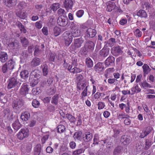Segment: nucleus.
Wrapping results in <instances>:
<instances>
[{
  "instance_id": "f257e3e1",
  "label": "nucleus",
  "mask_w": 155,
  "mask_h": 155,
  "mask_svg": "<svg viewBox=\"0 0 155 155\" xmlns=\"http://www.w3.org/2000/svg\"><path fill=\"white\" fill-rule=\"evenodd\" d=\"M153 130V129L152 127L148 126L144 128L140 133L139 137L141 138H144L148 135L147 138L146 137L145 139V148L146 149H148L153 143V136L151 137L149 135Z\"/></svg>"
},
{
  "instance_id": "f03ea898",
  "label": "nucleus",
  "mask_w": 155,
  "mask_h": 155,
  "mask_svg": "<svg viewBox=\"0 0 155 155\" xmlns=\"http://www.w3.org/2000/svg\"><path fill=\"white\" fill-rule=\"evenodd\" d=\"M8 83L7 86L8 88L11 89L14 88V92H16L18 89L21 84L18 80L16 76L10 78L8 81Z\"/></svg>"
},
{
  "instance_id": "7ed1b4c3",
  "label": "nucleus",
  "mask_w": 155,
  "mask_h": 155,
  "mask_svg": "<svg viewBox=\"0 0 155 155\" xmlns=\"http://www.w3.org/2000/svg\"><path fill=\"white\" fill-rule=\"evenodd\" d=\"M84 42V40L82 38L74 39L69 48V51L71 53L74 52L81 46Z\"/></svg>"
},
{
  "instance_id": "20e7f679",
  "label": "nucleus",
  "mask_w": 155,
  "mask_h": 155,
  "mask_svg": "<svg viewBox=\"0 0 155 155\" xmlns=\"http://www.w3.org/2000/svg\"><path fill=\"white\" fill-rule=\"evenodd\" d=\"M62 37L65 45L67 47L69 46L72 41V38L70 33L66 31L64 33Z\"/></svg>"
},
{
  "instance_id": "39448f33",
  "label": "nucleus",
  "mask_w": 155,
  "mask_h": 155,
  "mask_svg": "<svg viewBox=\"0 0 155 155\" xmlns=\"http://www.w3.org/2000/svg\"><path fill=\"white\" fill-rule=\"evenodd\" d=\"M23 105V101L21 99H17L14 101L12 104V107L14 110L18 111L21 110Z\"/></svg>"
},
{
  "instance_id": "423d86ee",
  "label": "nucleus",
  "mask_w": 155,
  "mask_h": 155,
  "mask_svg": "<svg viewBox=\"0 0 155 155\" xmlns=\"http://www.w3.org/2000/svg\"><path fill=\"white\" fill-rule=\"evenodd\" d=\"M29 131L28 129H22L17 134L18 138L19 140H22L24 138L27 137L28 135Z\"/></svg>"
},
{
  "instance_id": "0eeeda50",
  "label": "nucleus",
  "mask_w": 155,
  "mask_h": 155,
  "mask_svg": "<svg viewBox=\"0 0 155 155\" xmlns=\"http://www.w3.org/2000/svg\"><path fill=\"white\" fill-rule=\"evenodd\" d=\"M57 21L59 26H65L68 23V19L67 16H60L58 18Z\"/></svg>"
},
{
  "instance_id": "6e6552de",
  "label": "nucleus",
  "mask_w": 155,
  "mask_h": 155,
  "mask_svg": "<svg viewBox=\"0 0 155 155\" xmlns=\"http://www.w3.org/2000/svg\"><path fill=\"white\" fill-rule=\"evenodd\" d=\"M111 54L115 56H117L122 54L123 51L120 46L114 47L111 50Z\"/></svg>"
},
{
  "instance_id": "1a4fd4ad",
  "label": "nucleus",
  "mask_w": 155,
  "mask_h": 155,
  "mask_svg": "<svg viewBox=\"0 0 155 155\" xmlns=\"http://www.w3.org/2000/svg\"><path fill=\"white\" fill-rule=\"evenodd\" d=\"M104 64L106 67L114 66L115 58L112 56H109L105 60Z\"/></svg>"
},
{
  "instance_id": "9d476101",
  "label": "nucleus",
  "mask_w": 155,
  "mask_h": 155,
  "mask_svg": "<svg viewBox=\"0 0 155 155\" xmlns=\"http://www.w3.org/2000/svg\"><path fill=\"white\" fill-rule=\"evenodd\" d=\"M131 141L130 137L127 135H122L120 139L121 144L124 145H128Z\"/></svg>"
},
{
  "instance_id": "9b49d317",
  "label": "nucleus",
  "mask_w": 155,
  "mask_h": 155,
  "mask_svg": "<svg viewBox=\"0 0 155 155\" xmlns=\"http://www.w3.org/2000/svg\"><path fill=\"white\" fill-rule=\"evenodd\" d=\"M110 48L104 46L99 51L100 56L102 58H105L109 55L110 52Z\"/></svg>"
},
{
  "instance_id": "f8f14e48",
  "label": "nucleus",
  "mask_w": 155,
  "mask_h": 155,
  "mask_svg": "<svg viewBox=\"0 0 155 155\" xmlns=\"http://www.w3.org/2000/svg\"><path fill=\"white\" fill-rule=\"evenodd\" d=\"M28 85L26 83H23L20 90V93L21 95L25 96L28 93Z\"/></svg>"
},
{
  "instance_id": "ddd939ff",
  "label": "nucleus",
  "mask_w": 155,
  "mask_h": 155,
  "mask_svg": "<svg viewBox=\"0 0 155 155\" xmlns=\"http://www.w3.org/2000/svg\"><path fill=\"white\" fill-rule=\"evenodd\" d=\"M104 69V64L103 63L99 62L96 64L94 67V69L95 71L100 73L102 72Z\"/></svg>"
},
{
  "instance_id": "4468645a",
  "label": "nucleus",
  "mask_w": 155,
  "mask_h": 155,
  "mask_svg": "<svg viewBox=\"0 0 155 155\" xmlns=\"http://www.w3.org/2000/svg\"><path fill=\"white\" fill-rule=\"evenodd\" d=\"M86 33V37L90 38L94 37L97 32L95 30L91 28H88L87 30Z\"/></svg>"
},
{
  "instance_id": "2eb2a0df",
  "label": "nucleus",
  "mask_w": 155,
  "mask_h": 155,
  "mask_svg": "<svg viewBox=\"0 0 155 155\" xmlns=\"http://www.w3.org/2000/svg\"><path fill=\"white\" fill-rule=\"evenodd\" d=\"M92 134L89 132H85L82 136V140L85 142H89L92 140Z\"/></svg>"
},
{
  "instance_id": "dca6fc26",
  "label": "nucleus",
  "mask_w": 155,
  "mask_h": 155,
  "mask_svg": "<svg viewBox=\"0 0 155 155\" xmlns=\"http://www.w3.org/2000/svg\"><path fill=\"white\" fill-rule=\"evenodd\" d=\"M34 155H40L42 153L43 150L40 144H37L34 148Z\"/></svg>"
},
{
  "instance_id": "f3484780",
  "label": "nucleus",
  "mask_w": 155,
  "mask_h": 155,
  "mask_svg": "<svg viewBox=\"0 0 155 155\" xmlns=\"http://www.w3.org/2000/svg\"><path fill=\"white\" fill-rule=\"evenodd\" d=\"M63 5L66 9L68 11L72 9L73 3L71 0H65L63 2Z\"/></svg>"
},
{
  "instance_id": "a211bd4d",
  "label": "nucleus",
  "mask_w": 155,
  "mask_h": 155,
  "mask_svg": "<svg viewBox=\"0 0 155 155\" xmlns=\"http://www.w3.org/2000/svg\"><path fill=\"white\" fill-rule=\"evenodd\" d=\"M5 5L9 8L13 7L17 3V0H4Z\"/></svg>"
},
{
  "instance_id": "6ab92c4d",
  "label": "nucleus",
  "mask_w": 155,
  "mask_h": 155,
  "mask_svg": "<svg viewBox=\"0 0 155 155\" xmlns=\"http://www.w3.org/2000/svg\"><path fill=\"white\" fill-rule=\"evenodd\" d=\"M41 75V73L39 70L35 69L32 71L30 74V77L37 78L39 79Z\"/></svg>"
},
{
  "instance_id": "aec40b11",
  "label": "nucleus",
  "mask_w": 155,
  "mask_h": 155,
  "mask_svg": "<svg viewBox=\"0 0 155 155\" xmlns=\"http://www.w3.org/2000/svg\"><path fill=\"white\" fill-rule=\"evenodd\" d=\"M29 72L28 70H24L22 71L20 73V75L22 81L25 82L28 79Z\"/></svg>"
},
{
  "instance_id": "412c9836",
  "label": "nucleus",
  "mask_w": 155,
  "mask_h": 155,
  "mask_svg": "<svg viewBox=\"0 0 155 155\" xmlns=\"http://www.w3.org/2000/svg\"><path fill=\"white\" fill-rule=\"evenodd\" d=\"M107 7L106 11L108 12H110L113 10L116 9V6L114 2L111 1L108 2L106 3Z\"/></svg>"
},
{
  "instance_id": "4be33fe9",
  "label": "nucleus",
  "mask_w": 155,
  "mask_h": 155,
  "mask_svg": "<svg viewBox=\"0 0 155 155\" xmlns=\"http://www.w3.org/2000/svg\"><path fill=\"white\" fill-rule=\"evenodd\" d=\"M86 48H87L89 51L92 52L94 48L95 44L92 41H88L86 42L85 45Z\"/></svg>"
},
{
  "instance_id": "5701e85b",
  "label": "nucleus",
  "mask_w": 155,
  "mask_h": 155,
  "mask_svg": "<svg viewBox=\"0 0 155 155\" xmlns=\"http://www.w3.org/2000/svg\"><path fill=\"white\" fill-rule=\"evenodd\" d=\"M116 42V40L115 38H111L107 41L104 42L105 46L107 47H112L114 46L115 43Z\"/></svg>"
},
{
  "instance_id": "b1692460",
  "label": "nucleus",
  "mask_w": 155,
  "mask_h": 155,
  "mask_svg": "<svg viewBox=\"0 0 155 155\" xmlns=\"http://www.w3.org/2000/svg\"><path fill=\"white\" fill-rule=\"evenodd\" d=\"M8 56L7 53L5 52L0 51V61L5 63L7 60Z\"/></svg>"
},
{
  "instance_id": "393cba45",
  "label": "nucleus",
  "mask_w": 155,
  "mask_h": 155,
  "mask_svg": "<svg viewBox=\"0 0 155 155\" xmlns=\"http://www.w3.org/2000/svg\"><path fill=\"white\" fill-rule=\"evenodd\" d=\"M82 132L81 131L75 132L73 135L74 138L75 140L81 141L82 140Z\"/></svg>"
},
{
  "instance_id": "a878e982",
  "label": "nucleus",
  "mask_w": 155,
  "mask_h": 155,
  "mask_svg": "<svg viewBox=\"0 0 155 155\" xmlns=\"http://www.w3.org/2000/svg\"><path fill=\"white\" fill-rule=\"evenodd\" d=\"M15 13L16 16L21 19H25L27 17L26 12H22L20 10H16Z\"/></svg>"
},
{
  "instance_id": "bb28decb",
  "label": "nucleus",
  "mask_w": 155,
  "mask_h": 155,
  "mask_svg": "<svg viewBox=\"0 0 155 155\" xmlns=\"http://www.w3.org/2000/svg\"><path fill=\"white\" fill-rule=\"evenodd\" d=\"M41 62V60L38 58H34L31 62V66L33 67H35L39 65Z\"/></svg>"
},
{
  "instance_id": "cd10ccee",
  "label": "nucleus",
  "mask_w": 155,
  "mask_h": 155,
  "mask_svg": "<svg viewBox=\"0 0 155 155\" xmlns=\"http://www.w3.org/2000/svg\"><path fill=\"white\" fill-rule=\"evenodd\" d=\"M30 117V114L28 111H25L22 113L21 116V118L23 121H26Z\"/></svg>"
},
{
  "instance_id": "c85d7f7f",
  "label": "nucleus",
  "mask_w": 155,
  "mask_h": 155,
  "mask_svg": "<svg viewBox=\"0 0 155 155\" xmlns=\"http://www.w3.org/2000/svg\"><path fill=\"white\" fill-rule=\"evenodd\" d=\"M29 80L30 85L31 87H34L38 84L39 81V79H38L37 78L29 77Z\"/></svg>"
},
{
  "instance_id": "c756f323",
  "label": "nucleus",
  "mask_w": 155,
  "mask_h": 155,
  "mask_svg": "<svg viewBox=\"0 0 155 155\" xmlns=\"http://www.w3.org/2000/svg\"><path fill=\"white\" fill-rule=\"evenodd\" d=\"M137 15L141 18H146L147 17V14L144 10L140 9L137 13Z\"/></svg>"
},
{
  "instance_id": "7c9ffc66",
  "label": "nucleus",
  "mask_w": 155,
  "mask_h": 155,
  "mask_svg": "<svg viewBox=\"0 0 155 155\" xmlns=\"http://www.w3.org/2000/svg\"><path fill=\"white\" fill-rule=\"evenodd\" d=\"M71 37L76 38L79 37L81 35V31L79 28L71 30Z\"/></svg>"
},
{
  "instance_id": "2f4dec72",
  "label": "nucleus",
  "mask_w": 155,
  "mask_h": 155,
  "mask_svg": "<svg viewBox=\"0 0 155 155\" xmlns=\"http://www.w3.org/2000/svg\"><path fill=\"white\" fill-rule=\"evenodd\" d=\"M87 85V82L85 81H82L78 82L77 84V87L78 89L80 90L84 89L85 87Z\"/></svg>"
},
{
  "instance_id": "473e14b6",
  "label": "nucleus",
  "mask_w": 155,
  "mask_h": 155,
  "mask_svg": "<svg viewBox=\"0 0 155 155\" xmlns=\"http://www.w3.org/2000/svg\"><path fill=\"white\" fill-rule=\"evenodd\" d=\"M14 129L16 130H18L22 126L18 119L16 120L12 124Z\"/></svg>"
},
{
  "instance_id": "72a5a7b5",
  "label": "nucleus",
  "mask_w": 155,
  "mask_h": 155,
  "mask_svg": "<svg viewBox=\"0 0 155 155\" xmlns=\"http://www.w3.org/2000/svg\"><path fill=\"white\" fill-rule=\"evenodd\" d=\"M65 117L64 116H62L63 118L66 117L67 118L71 123H74L76 121L75 117L67 113L66 114Z\"/></svg>"
},
{
  "instance_id": "f704fd0d",
  "label": "nucleus",
  "mask_w": 155,
  "mask_h": 155,
  "mask_svg": "<svg viewBox=\"0 0 155 155\" xmlns=\"http://www.w3.org/2000/svg\"><path fill=\"white\" fill-rule=\"evenodd\" d=\"M103 42V38L101 35L100 34L98 35L97 40L96 48L100 49L101 47V44Z\"/></svg>"
},
{
  "instance_id": "c9c22d12",
  "label": "nucleus",
  "mask_w": 155,
  "mask_h": 155,
  "mask_svg": "<svg viewBox=\"0 0 155 155\" xmlns=\"http://www.w3.org/2000/svg\"><path fill=\"white\" fill-rule=\"evenodd\" d=\"M8 46L13 49H18L19 48V45L16 41H12L9 42Z\"/></svg>"
},
{
  "instance_id": "e433bc0d",
  "label": "nucleus",
  "mask_w": 155,
  "mask_h": 155,
  "mask_svg": "<svg viewBox=\"0 0 155 155\" xmlns=\"http://www.w3.org/2000/svg\"><path fill=\"white\" fill-rule=\"evenodd\" d=\"M61 31V29L59 27L55 26L53 28L52 33L55 36L57 37L60 34Z\"/></svg>"
},
{
  "instance_id": "4c0bfd02",
  "label": "nucleus",
  "mask_w": 155,
  "mask_h": 155,
  "mask_svg": "<svg viewBox=\"0 0 155 155\" xmlns=\"http://www.w3.org/2000/svg\"><path fill=\"white\" fill-rule=\"evenodd\" d=\"M59 95L58 94H55L52 98L51 103L55 106L57 105L58 103Z\"/></svg>"
},
{
  "instance_id": "58836bf2",
  "label": "nucleus",
  "mask_w": 155,
  "mask_h": 155,
  "mask_svg": "<svg viewBox=\"0 0 155 155\" xmlns=\"http://www.w3.org/2000/svg\"><path fill=\"white\" fill-rule=\"evenodd\" d=\"M123 147L121 146H118L116 147L113 151L114 155H119L123 150Z\"/></svg>"
},
{
  "instance_id": "ea45409f",
  "label": "nucleus",
  "mask_w": 155,
  "mask_h": 155,
  "mask_svg": "<svg viewBox=\"0 0 155 155\" xmlns=\"http://www.w3.org/2000/svg\"><path fill=\"white\" fill-rule=\"evenodd\" d=\"M144 111L146 112V115L144 117L145 118H148V119L150 120L153 118V116L152 114L151 113L150 110L148 109H147V110L144 108Z\"/></svg>"
},
{
  "instance_id": "a19ab883",
  "label": "nucleus",
  "mask_w": 155,
  "mask_h": 155,
  "mask_svg": "<svg viewBox=\"0 0 155 155\" xmlns=\"http://www.w3.org/2000/svg\"><path fill=\"white\" fill-rule=\"evenodd\" d=\"M20 39L22 46L26 47L28 45L29 41L28 39L24 37H21Z\"/></svg>"
},
{
  "instance_id": "79ce46f5",
  "label": "nucleus",
  "mask_w": 155,
  "mask_h": 155,
  "mask_svg": "<svg viewBox=\"0 0 155 155\" xmlns=\"http://www.w3.org/2000/svg\"><path fill=\"white\" fill-rule=\"evenodd\" d=\"M15 64V62L13 60H9L7 64L8 69L10 70H13L14 68Z\"/></svg>"
},
{
  "instance_id": "37998d69",
  "label": "nucleus",
  "mask_w": 155,
  "mask_h": 155,
  "mask_svg": "<svg viewBox=\"0 0 155 155\" xmlns=\"http://www.w3.org/2000/svg\"><path fill=\"white\" fill-rule=\"evenodd\" d=\"M85 62L87 67L88 68H91L93 65V63L90 58H87L86 59Z\"/></svg>"
},
{
  "instance_id": "c03bdc74",
  "label": "nucleus",
  "mask_w": 155,
  "mask_h": 155,
  "mask_svg": "<svg viewBox=\"0 0 155 155\" xmlns=\"http://www.w3.org/2000/svg\"><path fill=\"white\" fill-rule=\"evenodd\" d=\"M42 67L43 75L46 76L48 73V67L46 64H45Z\"/></svg>"
},
{
  "instance_id": "a18cd8bd",
  "label": "nucleus",
  "mask_w": 155,
  "mask_h": 155,
  "mask_svg": "<svg viewBox=\"0 0 155 155\" xmlns=\"http://www.w3.org/2000/svg\"><path fill=\"white\" fill-rule=\"evenodd\" d=\"M57 132L61 134L63 133L65 131L66 127L65 126L62 125H59L57 127Z\"/></svg>"
},
{
  "instance_id": "49530a36",
  "label": "nucleus",
  "mask_w": 155,
  "mask_h": 155,
  "mask_svg": "<svg viewBox=\"0 0 155 155\" xmlns=\"http://www.w3.org/2000/svg\"><path fill=\"white\" fill-rule=\"evenodd\" d=\"M144 5L146 7V10H147L149 13H150V12H151V10L153 9V6L152 5L148 2H144Z\"/></svg>"
},
{
  "instance_id": "de8ad7c7",
  "label": "nucleus",
  "mask_w": 155,
  "mask_h": 155,
  "mask_svg": "<svg viewBox=\"0 0 155 155\" xmlns=\"http://www.w3.org/2000/svg\"><path fill=\"white\" fill-rule=\"evenodd\" d=\"M143 147L140 143H137L135 147V151L136 153H138L142 150Z\"/></svg>"
},
{
  "instance_id": "09e8293b",
  "label": "nucleus",
  "mask_w": 155,
  "mask_h": 155,
  "mask_svg": "<svg viewBox=\"0 0 155 155\" xmlns=\"http://www.w3.org/2000/svg\"><path fill=\"white\" fill-rule=\"evenodd\" d=\"M99 137L98 134H94V138L93 139V143L92 145L95 146L96 145H97L98 144V142L100 141H99Z\"/></svg>"
},
{
  "instance_id": "8fccbe9b",
  "label": "nucleus",
  "mask_w": 155,
  "mask_h": 155,
  "mask_svg": "<svg viewBox=\"0 0 155 155\" xmlns=\"http://www.w3.org/2000/svg\"><path fill=\"white\" fill-rule=\"evenodd\" d=\"M143 72L146 74H147L150 71V69L149 66L146 64H144L142 66Z\"/></svg>"
},
{
  "instance_id": "3c124183",
  "label": "nucleus",
  "mask_w": 155,
  "mask_h": 155,
  "mask_svg": "<svg viewBox=\"0 0 155 155\" xmlns=\"http://www.w3.org/2000/svg\"><path fill=\"white\" fill-rule=\"evenodd\" d=\"M31 55V54L29 53L28 51L24 50L23 51L21 54V57L25 59L28 56H30Z\"/></svg>"
},
{
  "instance_id": "603ef678",
  "label": "nucleus",
  "mask_w": 155,
  "mask_h": 155,
  "mask_svg": "<svg viewBox=\"0 0 155 155\" xmlns=\"http://www.w3.org/2000/svg\"><path fill=\"white\" fill-rule=\"evenodd\" d=\"M119 119H126L127 117H131L130 116L123 112L117 116Z\"/></svg>"
},
{
  "instance_id": "864d4df0",
  "label": "nucleus",
  "mask_w": 155,
  "mask_h": 155,
  "mask_svg": "<svg viewBox=\"0 0 155 155\" xmlns=\"http://www.w3.org/2000/svg\"><path fill=\"white\" fill-rule=\"evenodd\" d=\"M60 7V4L58 3H55L53 4L50 8L54 12L56 11Z\"/></svg>"
},
{
  "instance_id": "5fc2aeb1",
  "label": "nucleus",
  "mask_w": 155,
  "mask_h": 155,
  "mask_svg": "<svg viewBox=\"0 0 155 155\" xmlns=\"http://www.w3.org/2000/svg\"><path fill=\"white\" fill-rule=\"evenodd\" d=\"M32 106L35 108H38L40 105V104L39 101L36 99H34L32 102Z\"/></svg>"
},
{
  "instance_id": "6e6d98bb",
  "label": "nucleus",
  "mask_w": 155,
  "mask_h": 155,
  "mask_svg": "<svg viewBox=\"0 0 155 155\" xmlns=\"http://www.w3.org/2000/svg\"><path fill=\"white\" fill-rule=\"evenodd\" d=\"M134 35L136 37L140 38L142 36V33L139 29L137 28L134 32Z\"/></svg>"
},
{
  "instance_id": "4d7b16f0",
  "label": "nucleus",
  "mask_w": 155,
  "mask_h": 155,
  "mask_svg": "<svg viewBox=\"0 0 155 155\" xmlns=\"http://www.w3.org/2000/svg\"><path fill=\"white\" fill-rule=\"evenodd\" d=\"M53 82V80L50 78H49L47 81H44L43 84L44 86H49Z\"/></svg>"
},
{
  "instance_id": "13d9d810",
  "label": "nucleus",
  "mask_w": 155,
  "mask_h": 155,
  "mask_svg": "<svg viewBox=\"0 0 155 155\" xmlns=\"http://www.w3.org/2000/svg\"><path fill=\"white\" fill-rule=\"evenodd\" d=\"M141 85L143 88L145 89L148 88H150L152 87V86L150 84L147 82L146 81H144L141 83Z\"/></svg>"
},
{
  "instance_id": "bf43d9fd",
  "label": "nucleus",
  "mask_w": 155,
  "mask_h": 155,
  "mask_svg": "<svg viewBox=\"0 0 155 155\" xmlns=\"http://www.w3.org/2000/svg\"><path fill=\"white\" fill-rule=\"evenodd\" d=\"M72 65L73 66H78V63L77 58L75 56H73L71 58Z\"/></svg>"
},
{
  "instance_id": "052dcab7",
  "label": "nucleus",
  "mask_w": 155,
  "mask_h": 155,
  "mask_svg": "<svg viewBox=\"0 0 155 155\" xmlns=\"http://www.w3.org/2000/svg\"><path fill=\"white\" fill-rule=\"evenodd\" d=\"M79 26L74 21L71 22L70 25V28L71 30L78 28Z\"/></svg>"
},
{
  "instance_id": "680f3d73",
  "label": "nucleus",
  "mask_w": 155,
  "mask_h": 155,
  "mask_svg": "<svg viewBox=\"0 0 155 155\" xmlns=\"http://www.w3.org/2000/svg\"><path fill=\"white\" fill-rule=\"evenodd\" d=\"M113 131L114 134L112 136V137L115 138H117L119 136V134L120 132V130L118 129H115Z\"/></svg>"
},
{
  "instance_id": "e2e57ef3",
  "label": "nucleus",
  "mask_w": 155,
  "mask_h": 155,
  "mask_svg": "<svg viewBox=\"0 0 155 155\" xmlns=\"http://www.w3.org/2000/svg\"><path fill=\"white\" fill-rule=\"evenodd\" d=\"M41 52L40 50H39L38 46L36 45L35 47V50L34 51V55L35 56H38L40 54Z\"/></svg>"
},
{
  "instance_id": "0e129e2a",
  "label": "nucleus",
  "mask_w": 155,
  "mask_h": 155,
  "mask_svg": "<svg viewBox=\"0 0 155 155\" xmlns=\"http://www.w3.org/2000/svg\"><path fill=\"white\" fill-rule=\"evenodd\" d=\"M84 151V149L81 148L74 150L73 152V155H79Z\"/></svg>"
},
{
  "instance_id": "69168bd1",
  "label": "nucleus",
  "mask_w": 155,
  "mask_h": 155,
  "mask_svg": "<svg viewBox=\"0 0 155 155\" xmlns=\"http://www.w3.org/2000/svg\"><path fill=\"white\" fill-rule=\"evenodd\" d=\"M57 108V106H55L52 104L49 105L48 108V110L50 112H53Z\"/></svg>"
},
{
  "instance_id": "338daca9",
  "label": "nucleus",
  "mask_w": 155,
  "mask_h": 155,
  "mask_svg": "<svg viewBox=\"0 0 155 155\" xmlns=\"http://www.w3.org/2000/svg\"><path fill=\"white\" fill-rule=\"evenodd\" d=\"M84 13V12L83 10H78L76 13V16L78 18H81L82 16Z\"/></svg>"
},
{
  "instance_id": "774afa93",
  "label": "nucleus",
  "mask_w": 155,
  "mask_h": 155,
  "mask_svg": "<svg viewBox=\"0 0 155 155\" xmlns=\"http://www.w3.org/2000/svg\"><path fill=\"white\" fill-rule=\"evenodd\" d=\"M35 26L37 28L41 29L42 26V22L41 21L36 22L35 24Z\"/></svg>"
}]
</instances>
